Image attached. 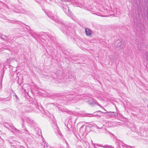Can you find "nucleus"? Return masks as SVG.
Wrapping results in <instances>:
<instances>
[{"instance_id":"obj_1","label":"nucleus","mask_w":148,"mask_h":148,"mask_svg":"<svg viewBox=\"0 0 148 148\" xmlns=\"http://www.w3.org/2000/svg\"><path fill=\"white\" fill-rule=\"evenodd\" d=\"M50 18L55 21L61 24L62 27H61L60 29L64 34L67 35H69V33H71V28L70 27H68V25L66 24V23H64L61 19H58L57 16H51Z\"/></svg>"},{"instance_id":"obj_2","label":"nucleus","mask_w":148,"mask_h":148,"mask_svg":"<svg viewBox=\"0 0 148 148\" xmlns=\"http://www.w3.org/2000/svg\"><path fill=\"white\" fill-rule=\"evenodd\" d=\"M62 9L64 12L66 13L67 12H69V15H68V14H66L68 16L71 17V18L73 20H74L75 19V17L72 16L71 15V12L69 11V7L67 5H65L64 7H62Z\"/></svg>"},{"instance_id":"obj_3","label":"nucleus","mask_w":148,"mask_h":148,"mask_svg":"<svg viewBox=\"0 0 148 148\" xmlns=\"http://www.w3.org/2000/svg\"><path fill=\"white\" fill-rule=\"evenodd\" d=\"M53 127L54 129L55 130V131L56 132H57L59 133V134L60 135L61 134V133L60 132V130H59V128L58 127L56 123H55L54 124V125L53 126Z\"/></svg>"},{"instance_id":"obj_4","label":"nucleus","mask_w":148,"mask_h":148,"mask_svg":"<svg viewBox=\"0 0 148 148\" xmlns=\"http://www.w3.org/2000/svg\"><path fill=\"white\" fill-rule=\"evenodd\" d=\"M26 122L28 123L34 124L35 123L34 121L31 118L29 117H26L25 119Z\"/></svg>"},{"instance_id":"obj_5","label":"nucleus","mask_w":148,"mask_h":148,"mask_svg":"<svg viewBox=\"0 0 148 148\" xmlns=\"http://www.w3.org/2000/svg\"><path fill=\"white\" fill-rule=\"evenodd\" d=\"M91 30L88 28H86L85 29V32L86 34V35L88 36H91Z\"/></svg>"},{"instance_id":"obj_6","label":"nucleus","mask_w":148,"mask_h":148,"mask_svg":"<svg viewBox=\"0 0 148 148\" xmlns=\"http://www.w3.org/2000/svg\"><path fill=\"white\" fill-rule=\"evenodd\" d=\"M89 104L90 105V106H95L96 105H97L99 106L100 107V104L98 103L97 102H88Z\"/></svg>"},{"instance_id":"obj_7","label":"nucleus","mask_w":148,"mask_h":148,"mask_svg":"<svg viewBox=\"0 0 148 148\" xmlns=\"http://www.w3.org/2000/svg\"><path fill=\"white\" fill-rule=\"evenodd\" d=\"M43 34L44 36H46V38H47L48 37L51 40L53 39V37H51V36L48 35L46 33H44Z\"/></svg>"},{"instance_id":"obj_8","label":"nucleus","mask_w":148,"mask_h":148,"mask_svg":"<svg viewBox=\"0 0 148 148\" xmlns=\"http://www.w3.org/2000/svg\"><path fill=\"white\" fill-rule=\"evenodd\" d=\"M19 10L20 11L19 12L20 13H24L26 12L25 10L23 8H20L19 9Z\"/></svg>"},{"instance_id":"obj_9","label":"nucleus","mask_w":148,"mask_h":148,"mask_svg":"<svg viewBox=\"0 0 148 148\" xmlns=\"http://www.w3.org/2000/svg\"><path fill=\"white\" fill-rule=\"evenodd\" d=\"M13 127V129L15 131H16V132L17 133H18V134H19L20 133V131L17 130L16 128L15 127Z\"/></svg>"},{"instance_id":"obj_10","label":"nucleus","mask_w":148,"mask_h":148,"mask_svg":"<svg viewBox=\"0 0 148 148\" xmlns=\"http://www.w3.org/2000/svg\"><path fill=\"white\" fill-rule=\"evenodd\" d=\"M104 113H107L111 115H114V114H113L114 112H103Z\"/></svg>"},{"instance_id":"obj_11","label":"nucleus","mask_w":148,"mask_h":148,"mask_svg":"<svg viewBox=\"0 0 148 148\" xmlns=\"http://www.w3.org/2000/svg\"><path fill=\"white\" fill-rule=\"evenodd\" d=\"M137 48L138 49H140L139 50H141L140 49L141 48V45L140 44V43H138V44L137 43Z\"/></svg>"},{"instance_id":"obj_12","label":"nucleus","mask_w":148,"mask_h":148,"mask_svg":"<svg viewBox=\"0 0 148 148\" xmlns=\"http://www.w3.org/2000/svg\"><path fill=\"white\" fill-rule=\"evenodd\" d=\"M14 96L15 97L14 98L16 99V101H17L19 100V99H18V97H17V95L15 93L14 94Z\"/></svg>"},{"instance_id":"obj_13","label":"nucleus","mask_w":148,"mask_h":148,"mask_svg":"<svg viewBox=\"0 0 148 148\" xmlns=\"http://www.w3.org/2000/svg\"><path fill=\"white\" fill-rule=\"evenodd\" d=\"M24 130L25 131V133L26 134H29V132L28 131V130H27L25 128V129Z\"/></svg>"},{"instance_id":"obj_14","label":"nucleus","mask_w":148,"mask_h":148,"mask_svg":"<svg viewBox=\"0 0 148 148\" xmlns=\"http://www.w3.org/2000/svg\"><path fill=\"white\" fill-rule=\"evenodd\" d=\"M145 55L146 57H147V59L148 60V53L147 52L145 53Z\"/></svg>"},{"instance_id":"obj_15","label":"nucleus","mask_w":148,"mask_h":148,"mask_svg":"<svg viewBox=\"0 0 148 148\" xmlns=\"http://www.w3.org/2000/svg\"><path fill=\"white\" fill-rule=\"evenodd\" d=\"M123 145H124V146H125V147H131V146H128V145H125V144H122V146H123Z\"/></svg>"},{"instance_id":"obj_16","label":"nucleus","mask_w":148,"mask_h":148,"mask_svg":"<svg viewBox=\"0 0 148 148\" xmlns=\"http://www.w3.org/2000/svg\"><path fill=\"white\" fill-rule=\"evenodd\" d=\"M110 146H107V145H106L105 146H104L103 147H105L106 148H110Z\"/></svg>"},{"instance_id":"obj_17","label":"nucleus","mask_w":148,"mask_h":148,"mask_svg":"<svg viewBox=\"0 0 148 148\" xmlns=\"http://www.w3.org/2000/svg\"><path fill=\"white\" fill-rule=\"evenodd\" d=\"M9 126L12 128L13 129V127H14L13 125H9Z\"/></svg>"},{"instance_id":"obj_18","label":"nucleus","mask_w":148,"mask_h":148,"mask_svg":"<svg viewBox=\"0 0 148 148\" xmlns=\"http://www.w3.org/2000/svg\"><path fill=\"white\" fill-rule=\"evenodd\" d=\"M27 29L29 30L30 29V27L29 26H28V27L27 28Z\"/></svg>"},{"instance_id":"obj_19","label":"nucleus","mask_w":148,"mask_h":148,"mask_svg":"<svg viewBox=\"0 0 148 148\" xmlns=\"http://www.w3.org/2000/svg\"><path fill=\"white\" fill-rule=\"evenodd\" d=\"M20 148H25L23 146H20Z\"/></svg>"},{"instance_id":"obj_20","label":"nucleus","mask_w":148,"mask_h":148,"mask_svg":"<svg viewBox=\"0 0 148 148\" xmlns=\"http://www.w3.org/2000/svg\"><path fill=\"white\" fill-rule=\"evenodd\" d=\"M84 125H82V126L81 127H80V129H82V128H83V127H84Z\"/></svg>"},{"instance_id":"obj_21","label":"nucleus","mask_w":148,"mask_h":148,"mask_svg":"<svg viewBox=\"0 0 148 148\" xmlns=\"http://www.w3.org/2000/svg\"><path fill=\"white\" fill-rule=\"evenodd\" d=\"M90 115H91V116H94V115L92 114H90Z\"/></svg>"},{"instance_id":"obj_22","label":"nucleus","mask_w":148,"mask_h":148,"mask_svg":"<svg viewBox=\"0 0 148 148\" xmlns=\"http://www.w3.org/2000/svg\"><path fill=\"white\" fill-rule=\"evenodd\" d=\"M120 142H121V141H119V146H120Z\"/></svg>"},{"instance_id":"obj_23","label":"nucleus","mask_w":148,"mask_h":148,"mask_svg":"<svg viewBox=\"0 0 148 148\" xmlns=\"http://www.w3.org/2000/svg\"><path fill=\"white\" fill-rule=\"evenodd\" d=\"M61 1H63V2H64V1H65V0H61Z\"/></svg>"},{"instance_id":"obj_24","label":"nucleus","mask_w":148,"mask_h":148,"mask_svg":"<svg viewBox=\"0 0 148 148\" xmlns=\"http://www.w3.org/2000/svg\"><path fill=\"white\" fill-rule=\"evenodd\" d=\"M114 148L113 147H111V146H110V148Z\"/></svg>"},{"instance_id":"obj_25","label":"nucleus","mask_w":148,"mask_h":148,"mask_svg":"<svg viewBox=\"0 0 148 148\" xmlns=\"http://www.w3.org/2000/svg\"><path fill=\"white\" fill-rule=\"evenodd\" d=\"M60 148H63V147H60Z\"/></svg>"},{"instance_id":"obj_26","label":"nucleus","mask_w":148,"mask_h":148,"mask_svg":"<svg viewBox=\"0 0 148 148\" xmlns=\"http://www.w3.org/2000/svg\"><path fill=\"white\" fill-rule=\"evenodd\" d=\"M102 16V17H103V16Z\"/></svg>"},{"instance_id":"obj_27","label":"nucleus","mask_w":148,"mask_h":148,"mask_svg":"<svg viewBox=\"0 0 148 148\" xmlns=\"http://www.w3.org/2000/svg\"><path fill=\"white\" fill-rule=\"evenodd\" d=\"M147 107L148 108V104L147 105Z\"/></svg>"},{"instance_id":"obj_28","label":"nucleus","mask_w":148,"mask_h":148,"mask_svg":"<svg viewBox=\"0 0 148 148\" xmlns=\"http://www.w3.org/2000/svg\"><path fill=\"white\" fill-rule=\"evenodd\" d=\"M13 148H16L15 147H14Z\"/></svg>"},{"instance_id":"obj_29","label":"nucleus","mask_w":148,"mask_h":148,"mask_svg":"<svg viewBox=\"0 0 148 148\" xmlns=\"http://www.w3.org/2000/svg\"><path fill=\"white\" fill-rule=\"evenodd\" d=\"M0 2H1V1H0Z\"/></svg>"}]
</instances>
